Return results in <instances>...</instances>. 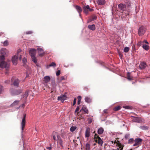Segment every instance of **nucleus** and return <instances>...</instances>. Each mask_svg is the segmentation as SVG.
Segmentation results:
<instances>
[{"label": "nucleus", "mask_w": 150, "mask_h": 150, "mask_svg": "<svg viewBox=\"0 0 150 150\" xmlns=\"http://www.w3.org/2000/svg\"><path fill=\"white\" fill-rule=\"evenodd\" d=\"M76 98H74V99L73 101V106L74 105L76 104Z\"/></svg>", "instance_id": "42"}, {"label": "nucleus", "mask_w": 150, "mask_h": 150, "mask_svg": "<svg viewBox=\"0 0 150 150\" xmlns=\"http://www.w3.org/2000/svg\"><path fill=\"white\" fill-rule=\"evenodd\" d=\"M88 9H89V11H92L93 10V8H89Z\"/></svg>", "instance_id": "55"}, {"label": "nucleus", "mask_w": 150, "mask_h": 150, "mask_svg": "<svg viewBox=\"0 0 150 150\" xmlns=\"http://www.w3.org/2000/svg\"><path fill=\"white\" fill-rule=\"evenodd\" d=\"M81 110L83 111L86 113H88V111L87 108L84 105H83L82 107L81 110L80 111H81Z\"/></svg>", "instance_id": "20"}, {"label": "nucleus", "mask_w": 150, "mask_h": 150, "mask_svg": "<svg viewBox=\"0 0 150 150\" xmlns=\"http://www.w3.org/2000/svg\"><path fill=\"white\" fill-rule=\"evenodd\" d=\"M134 141L133 139H130L128 140V143L129 144H131Z\"/></svg>", "instance_id": "39"}, {"label": "nucleus", "mask_w": 150, "mask_h": 150, "mask_svg": "<svg viewBox=\"0 0 150 150\" xmlns=\"http://www.w3.org/2000/svg\"><path fill=\"white\" fill-rule=\"evenodd\" d=\"M146 31V28L143 26L140 27L139 29L138 34L139 36L143 35Z\"/></svg>", "instance_id": "6"}, {"label": "nucleus", "mask_w": 150, "mask_h": 150, "mask_svg": "<svg viewBox=\"0 0 150 150\" xmlns=\"http://www.w3.org/2000/svg\"><path fill=\"white\" fill-rule=\"evenodd\" d=\"M146 64L145 62H142L139 65V67L140 69H143L146 68Z\"/></svg>", "instance_id": "13"}, {"label": "nucleus", "mask_w": 150, "mask_h": 150, "mask_svg": "<svg viewBox=\"0 0 150 150\" xmlns=\"http://www.w3.org/2000/svg\"><path fill=\"white\" fill-rule=\"evenodd\" d=\"M26 116V114H24L23 117L22 122L21 123V125L22 126V132H23V130L25 126V117Z\"/></svg>", "instance_id": "9"}, {"label": "nucleus", "mask_w": 150, "mask_h": 150, "mask_svg": "<svg viewBox=\"0 0 150 150\" xmlns=\"http://www.w3.org/2000/svg\"><path fill=\"white\" fill-rule=\"evenodd\" d=\"M140 128L143 129H147L148 128L146 126H141L140 127Z\"/></svg>", "instance_id": "35"}, {"label": "nucleus", "mask_w": 150, "mask_h": 150, "mask_svg": "<svg viewBox=\"0 0 150 150\" xmlns=\"http://www.w3.org/2000/svg\"><path fill=\"white\" fill-rule=\"evenodd\" d=\"M52 137L54 141H57V144H59L61 147H63V141L60 136L56 132H54Z\"/></svg>", "instance_id": "3"}, {"label": "nucleus", "mask_w": 150, "mask_h": 150, "mask_svg": "<svg viewBox=\"0 0 150 150\" xmlns=\"http://www.w3.org/2000/svg\"><path fill=\"white\" fill-rule=\"evenodd\" d=\"M85 101L88 103L91 102L92 99L90 97H86L85 98Z\"/></svg>", "instance_id": "19"}, {"label": "nucleus", "mask_w": 150, "mask_h": 150, "mask_svg": "<svg viewBox=\"0 0 150 150\" xmlns=\"http://www.w3.org/2000/svg\"><path fill=\"white\" fill-rule=\"evenodd\" d=\"M143 48L146 50H148L149 49V46L146 45H144L142 46Z\"/></svg>", "instance_id": "27"}, {"label": "nucleus", "mask_w": 150, "mask_h": 150, "mask_svg": "<svg viewBox=\"0 0 150 150\" xmlns=\"http://www.w3.org/2000/svg\"><path fill=\"white\" fill-rule=\"evenodd\" d=\"M95 141L96 142L98 143L101 146H102L103 141L100 137L96 134H95L94 136Z\"/></svg>", "instance_id": "7"}, {"label": "nucleus", "mask_w": 150, "mask_h": 150, "mask_svg": "<svg viewBox=\"0 0 150 150\" xmlns=\"http://www.w3.org/2000/svg\"><path fill=\"white\" fill-rule=\"evenodd\" d=\"M75 8L79 13L80 16H81V13L82 11V9L81 7L78 5H76Z\"/></svg>", "instance_id": "17"}, {"label": "nucleus", "mask_w": 150, "mask_h": 150, "mask_svg": "<svg viewBox=\"0 0 150 150\" xmlns=\"http://www.w3.org/2000/svg\"><path fill=\"white\" fill-rule=\"evenodd\" d=\"M132 120L133 122H139V121L138 117H133Z\"/></svg>", "instance_id": "26"}, {"label": "nucleus", "mask_w": 150, "mask_h": 150, "mask_svg": "<svg viewBox=\"0 0 150 150\" xmlns=\"http://www.w3.org/2000/svg\"><path fill=\"white\" fill-rule=\"evenodd\" d=\"M119 148L120 149L119 150H122L123 148V146H120Z\"/></svg>", "instance_id": "54"}, {"label": "nucleus", "mask_w": 150, "mask_h": 150, "mask_svg": "<svg viewBox=\"0 0 150 150\" xmlns=\"http://www.w3.org/2000/svg\"><path fill=\"white\" fill-rule=\"evenodd\" d=\"M88 120H89V121H88L89 123H91L92 122V120L91 119H89Z\"/></svg>", "instance_id": "51"}, {"label": "nucleus", "mask_w": 150, "mask_h": 150, "mask_svg": "<svg viewBox=\"0 0 150 150\" xmlns=\"http://www.w3.org/2000/svg\"><path fill=\"white\" fill-rule=\"evenodd\" d=\"M4 82L6 83L9 84L10 83V81L9 80L6 81H5Z\"/></svg>", "instance_id": "48"}, {"label": "nucleus", "mask_w": 150, "mask_h": 150, "mask_svg": "<svg viewBox=\"0 0 150 150\" xmlns=\"http://www.w3.org/2000/svg\"><path fill=\"white\" fill-rule=\"evenodd\" d=\"M125 108L126 109H130V107L129 106H126L125 107Z\"/></svg>", "instance_id": "57"}, {"label": "nucleus", "mask_w": 150, "mask_h": 150, "mask_svg": "<svg viewBox=\"0 0 150 150\" xmlns=\"http://www.w3.org/2000/svg\"><path fill=\"white\" fill-rule=\"evenodd\" d=\"M129 6V5H128V7Z\"/></svg>", "instance_id": "64"}, {"label": "nucleus", "mask_w": 150, "mask_h": 150, "mask_svg": "<svg viewBox=\"0 0 150 150\" xmlns=\"http://www.w3.org/2000/svg\"><path fill=\"white\" fill-rule=\"evenodd\" d=\"M93 21L92 18H90L87 21V23H89L90 22H91L92 21Z\"/></svg>", "instance_id": "47"}, {"label": "nucleus", "mask_w": 150, "mask_h": 150, "mask_svg": "<svg viewBox=\"0 0 150 150\" xmlns=\"http://www.w3.org/2000/svg\"><path fill=\"white\" fill-rule=\"evenodd\" d=\"M86 90H87L88 89V87H85V88Z\"/></svg>", "instance_id": "60"}, {"label": "nucleus", "mask_w": 150, "mask_h": 150, "mask_svg": "<svg viewBox=\"0 0 150 150\" xmlns=\"http://www.w3.org/2000/svg\"><path fill=\"white\" fill-rule=\"evenodd\" d=\"M119 149L117 148V150L112 149V150H118Z\"/></svg>", "instance_id": "61"}, {"label": "nucleus", "mask_w": 150, "mask_h": 150, "mask_svg": "<svg viewBox=\"0 0 150 150\" xmlns=\"http://www.w3.org/2000/svg\"><path fill=\"white\" fill-rule=\"evenodd\" d=\"M65 97V96L64 95H62V96H58V100L64 101V100H65V99L64 98Z\"/></svg>", "instance_id": "21"}, {"label": "nucleus", "mask_w": 150, "mask_h": 150, "mask_svg": "<svg viewBox=\"0 0 150 150\" xmlns=\"http://www.w3.org/2000/svg\"><path fill=\"white\" fill-rule=\"evenodd\" d=\"M8 50L5 48H2L1 50V55L0 56V67L1 68H5L6 69L5 74H8V65L7 63L4 61L5 57L8 54Z\"/></svg>", "instance_id": "1"}, {"label": "nucleus", "mask_w": 150, "mask_h": 150, "mask_svg": "<svg viewBox=\"0 0 150 150\" xmlns=\"http://www.w3.org/2000/svg\"><path fill=\"white\" fill-rule=\"evenodd\" d=\"M90 129L89 127L86 128L85 133L86 137H88L90 136Z\"/></svg>", "instance_id": "15"}, {"label": "nucleus", "mask_w": 150, "mask_h": 150, "mask_svg": "<svg viewBox=\"0 0 150 150\" xmlns=\"http://www.w3.org/2000/svg\"><path fill=\"white\" fill-rule=\"evenodd\" d=\"M103 112L105 113H108V110L107 109H105L104 110Z\"/></svg>", "instance_id": "50"}, {"label": "nucleus", "mask_w": 150, "mask_h": 150, "mask_svg": "<svg viewBox=\"0 0 150 150\" xmlns=\"http://www.w3.org/2000/svg\"><path fill=\"white\" fill-rule=\"evenodd\" d=\"M76 128L77 127L76 126H72L70 128V130L71 132H73L75 131Z\"/></svg>", "instance_id": "29"}, {"label": "nucleus", "mask_w": 150, "mask_h": 150, "mask_svg": "<svg viewBox=\"0 0 150 150\" xmlns=\"http://www.w3.org/2000/svg\"><path fill=\"white\" fill-rule=\"evenodd\" d=\"M44 79V82L46 83L50 82V78L49 76H45Z\"/></svg>", "instance_id": "16"}, {"label": "nucleus", "mask_w": 150, "mask_h": 150, "mask_svg": "<svg viewBox=\"0 0 150 150\" xmlns=\"http://www.w3.org/2000/svg\"><path fill=\"white\" fill-rule=\"evenodd\" d=\"M37 50L38 51V55L40 57H43L45 53V52H44L42 48H37Z\"/></svg>", "instance_id": "11"}, {"label": "nucleus", "mask_w": 150, "mask_h": 150, "mask_svg": "<svg viewBox=\"0 0 150 150\" xmlns=\"http://www.w3.org/2000/svg\"><path fill=\"white\" fill-rule=\"evenodd\" d=\"M142 139L139 138H137L135 139V143L133 145V146H139L140 143L142 142Z\"/></svg>", "instance_id": "12"}, {"label": "nucleus", "mask_w": 150, "mask_h": 150, "mask_svg": "<svg viewBox=\"0 0 150 150\" xmlns=\"http://www.w3.org/2000/svg\"><path fill=\"white\" fill-rule=\"evenodd\" d=\"M97 3L98 4L103 5L105 4L104 0H98Z\"/></svg>", "instance_id": "25"}, {"label": "nucleus", "mask_w": 150, "mask_h": 150, "mask_svg": "<svg viewBox=\"0 0 150 150\" xmlns=\"http://www.w3.org/2000/svg\"><path fill=\"white\" fill-rule=\"evenodd\" d=\"M3 91V86L1 85H0V94L2 93Z\"/></svg>", "instance_id": "38"}, {"label": "nucleus", "mask_w": 150, "mask_h": 150, "mask_svg": "<svg viewBox=\"0 0 150 150\" xmlns=\"http://www.w3.org/2000/svg\"><path fill=\"white\" fill-rule=\"evenodd\" d=\"M52 147H47L46 148L49 150H51Z\"/></svg>", "instance_id": "49"}, {"label": "nucleus", "mask_w": 150, "mask_h": 150, "mask_svg": "<svg viewBox=\"0 0 150 150\" xmlns=\"http://www.w3.org/2000/svg\"><path fill=\"white\" fill-rule=\"evenodd\" d=\"M79 106H78L75 110V113L78 112L79 111Z\"/></svg>", "instance_id": "44"}, {"label": "nucleus", "mask_w": 150, "mask_h": 150, "mask_svg": "<svg viewBox=\"0 0 150 150\" xmlns=\"http://www.w3.org/2000/svg\"><path fill=\"white\" fill-rule=\"evenodd\" d=\"M88 27L89 29L93 31L94 30L96 29L95 25L94 24L91 25H89L88 26Z\"/></svg>", "instance_id": "18"}, {"label": "nucleus", "mask_w": 150, "mask_h": 150, "mask_svg": "<svg viewBox=\"0 0 150 150\" xmlns=\"http://www.w3.org/2000/svg\"><path fill=\"white\" fill-rule=\"evenodd\" d=\"M36 50L35 49L31 50L29 51V54L30 55L32 61L35 64L37 63V59L35 57Z\"/></svg>", "instance_id": "5"}, {"label": "nucleus", "mask_w": 150, "mask_h": 150, "mask_svg": "<svg viewBox=\"0 0 150 150\" xmlns=\"http://www.w3.org/2000/svg\"><path fill=\"white\" fill-rule=\"evenodd\" d=\"M81 100H78L77 103L78 105H79L80 104Z\"/></svg>", "instance_id": "58"}, {"label": "nucleus", "mask_w": 150, "mask_h": 150, "mask_svg": "<svg viewBox=\"0 0 150 150\" xmlns=\"http://www.w3.org/2000/svg\"><path fill=\"white\" fill-rule=\"evenodd\" d=\"M67 76L66 75L64 76H61L60 77V79H59V81L61 82L62 80H64L66 79H67Z\"/></svg>", "instance_id": "28"}, {"label": "nucleus", "mask_w": 150, "mask_h": 150, "mask_svg": "<svg viewBox=\"0 0 150 150\" xmlns=\"http://www.w3.org/2000/svg\"><path fill=\"white\" fill-rule=\"evenodd\" d=\"M78 100H81V97L80 96H79L77 97Z\"/></svg>", "instance_id": "46"}, {"label": "nucleus", "mask_w": 150, "mask_h": 150, "mask_svg": "<svg viewBox=\"0 0 150 150\" xmlns=\"http://www.w3.org/2000/svg\"><path fill=\"white\" fill-rule=\"evenodd\" d=\"M96 144L95 143V144H93V145H96Z\"/></svg>", "instance_id": "62"}, {"label": "nucleus", "mask_w": 150, "mask_h": 150, "mask_svg": "<svg viewBox=\"0 0 150 150\" xmlns=\"http://www.w3.org/2000/svg\"><path fill=\"white\" fill-rule=\"evenodd\" d=\"M21 50H18L17 52V55H16L14 57H13L12 59V61L13 64L16 65L17 64V59L18 57L19 58V60H20L22 58L21 55V54H19V53L21 52Z\"/></svg>", "instance_id": "4"}, {"label": "nucleus", "mask_w": 150, "mask_h": 150, "mask_svg": "<svg viewBox=\"0 0 150 150\" xmlns=\"http://www.w3.org/2000/svg\"><path fill=\"white\" fill-rule=\"evenodd\" d=\"M127 78L129 80H131L132 79V77H131L130 75V73L128 72L127 74Z\"/></svg>", "instance_id": "32"}, {"label": "nucleus", "mask_w": 150, "mask_h": 150, "mask_svg": "<svg viewBox=\"0 0 150 150\" xmlns=\"http://www.w3.org/2000/svg\"><path fill=\"white\" fill-rule=\"evenodd\" d=\"M56 64L54 62H52L48 66L47 68H48L49 67H54L56 66Z\"/></svg>", "instance_id": "30"}, {"label": "nucleus", "mask_w": 150, "mask_h": 150, "mask_svg": "<svg viewBox=\"0 0 150 150\" xmlns=\"http://www.w3.org/2000/svg\"><path fill=\"white\" fill-rule=\"evenodd\" d=\"M89 6L88 5L84 6L83 7V10L84 12L88 14V13L89 9Z\"/></svg>", "instance_id": "14"}, {"label": "nucleus", "mask_w": 150, "mask_h": 150, "mask_svg": "<svg viewBox=\"0 0 150 150\" xmlns=\"http://www.w3.org/2000/svg\"><path fill=\"white\" fill-rule=\"evenodd\" d=\"M3 43L4 44V46H7L8 45V42L7 40H6Z\"/></svg>", "instance_id": "34"}, {"label": "nucleus", "mask_w": 150, "mask_h": 150, "mask_svg": "<svg viewBox=\"0 0 150 150\" xmlns=\"http://www.w3.org/2000/svg\"><path fill=\"white\" fill-rule=\"evenodd\" d=\"M144 42H145V43H146V44H149V43L147 41L145 40H144V41H143Z\"/></svg>", "instance_id": "53"}, {"label": "nucleus", "mask_w": 150, "mask_h": 150, "mask_svg": "<svg viewBox=\"0 0 150 150\" xmlns=\"http://www.w3.org/2000/svg\"><path fill=\"white\" fill-rule=\"evenodd\" d=\"M60 74V71L59 70H58L56 73V75L57 76H58Z\"/></svg>", "instance_id": "41"}, {"label": "nucleus", "mask_w": 150, "mask_h": 150, "mask_svg": "<svg viewBox=\"0 0 150 150\" xmlns=\"http://www.w3.org/2000/svg\"><path fill=\"white\" fill-rule=\"evenodd\" d=\"M19 102V100H15L13 103L11 104V106L12 107L14 106L18 105Z\"/></svg>", "instance_id": "24"}, {"label": "nucleus", "mask_w": 150, "mask_h": 150, "mask_svg": "<svg viewBox=\"0 0 150 150\" xmlns=\"http://www.w3.org/2000/svg\"><path fill=\"white\" fill-rule=\"evenodd\" d=\"M4 33H0V36H1V35H2Z\"/></svg>", "instance_id": "59"}, {"label": "nucleus", "mask_w": 150, "mask_h": 150, "mask_svg": "<svg viewBox=\"0 0 150 150\" xmlns=\"http://www.w3.org/2000/svg\"><path fill=\"white\" fill-rule=\"evenodd\" d=\"M129 134H127L125 135V138L126 139H127L129 137Z\"/></svg>", "instance_id": "45"}, {"label": "nucleus", "mask_w": 150, "mask_h": 150, "mask_svg": "<svg viewBox=\"0 0 150 150\" xmlns=\"http://www.w3.org/2000/svg\"><path fill=\"white\" fill-rule=\"evenodd\" d=\"M11 81L13 82L12 84L13 85L17 87L18 86L19 81L18 79L12 78L11 79Z\"/></svg>", "instance_id": "10"}, {"label": "nucleus", "mask_w": 150, "mask_h": 150, "mask_svg": "<svg viewBox=\"0 0 150 150\" xmlns=\"http://www.w3.org/2000/svg\"><path fill=\"white\" fill-rule=\"evenodd\" d=\"M120 108V106H118L115 107L114 108V110L115 111H117L119 110Z\"/></svg>", "instance_id": "33"}, {"label": "nucleus", "mask_w": 150, "mask_h": 150, "mask_svg": "<svg viewBox=\"0 0 150 150\" xmlns=\"http://www.w3.org/2000/svg\"><path fill=\"white\" fill-rule=\"evenodd\" d=\"M24 95H25V96H26V97H27L28 95V93L25 92V93L24 94Z\"/></svg>", "instance_id": "56"}, {"label": "nucleus", "mask_w": 150, "mask_h": 150, "mask_svg": "<svg viewBox=\"0 0 150 150\" xmlns=\"http://www.w3.org/2000/svg\"><path fill=\"white\" fill-rule=\"evenodd\" d=\"M27 62L26 59L24 57L23 59V64H25Z\"/></svg>", "instance_id": "43"}, {"label": "nucleus", "mask_w": 150, "mask_h": 150, "mask_svg": "<svg viewBox=\"0 0 150 150\" xmlns=\"http://www.w3.org/2000/svg\"><path fill=\"white\" fill-rule=\"evenodd\" d=\"M32 33H33V32L31 31H27V32H26L25 33L26 34H27V35H28V34H31Z\"/></svg>", "instance_id": "40"}, {"label": "nucleus", "mask_w": 150, "mask_h": 150, "mask_svg": "<svg viewBox=\"0 0 150 150\" xmlns=\"http://www.w3.org/2000/svg\"><path fill=\"white\" fill-rule=\"evenodd\" d=\"M142 42L141 41H139L138 43H137V45L138 47H140L142 45Z\"/></svg>", "instance_id": "37"}, {"label": "nucleus", "mask_w": 150, "mask_h": 150, "mask_svg": "<svg viewBox=\"0 0 150 150\" xmlns=\"http://www.w3.org/2000/svg\"><path fill=\"white\" fill-rule=\"evenodd\" d=\"M118 6L120 10V12L122 13V17L125 18L126 20H127L129 17V14L128 13V11L126 10V6L120 4L118 5Z\"/></svg>", "instance_id": "2"}, {"label": "nucleus", "mask_w": 150, "mask_h": 150, "mask_svg": "<svg viewBox=\"0 0 150 150\" xmlns=\"http://www.w3.org/2000/svg\"><path fill=\"white\" fill-rule=\"evenodd\" d=\"M104 131V129L102 127L99 128L98 131V134H103Z\"/></svg>", "instance_id": "23"}, {"label": "nucleus", "mask_w": 150, "mask_h": 150, "mask_svg": "<svg viewBox=\"0 0 150 150\" xmlns=\"http://www.w3.org/2000/svg\"><path fill=\"white\" fill-rule=\"evenodd\" d=\"M129 50V47H126L124 49V52H128Z\"/></svg>", "instance_id": "31"}, {"label": "nucleus", "mask_w": 150, "mask_h": 150, "mask_svg": "<svg viewBox=\"0 0 150 150\" xmlns=\"http://www.w3.org/2000/svg\"><path fill=\"white\" fill-rule=\"evenodd\" d=\"M25 106V104L24 103H23L19 106V107H23Z\"/></svg>", "instance_id": "52"}, {"label": "nucleus", "mask_w": 150, "mask_h": 150, "mask_svg": "<svg viewBox=\"0 0 150 150\" xmlns=\"http://www.w3.org/2000/svg\"><path fill=\"white\" fill-rule=\"evenodd\" d=\"M97 18V17L95 15H93L91 17V18L93 21L96 19Z\"/></svg>", "instance_id": "36"}, {"label": "nucleus", "mask_w": 150, "mask_h": 150, "mask_svg": "<svg viewBox=\"0 0 150 150\" xmlns=\"http://www.w3.org/2000/svg\"><path fill=\"white\" fill-rule=\"evenodd\" d=\"M22 91V89H11L10 90V92L13 95H16L20 94Z\"/></svg>", "instance_id": "8"}, {"label": "nucleus", "mask_w": 150, "mask_h": 150, "mask_svg": "<svg viewBox=\"0 0 150 150\" xmlns=\"http://www.w3.org/2000/svg\"><path fill=\"white\" fill-rule=\"evenodd\" d=\"M28 76L27 75L26 76V77H27Z\"/></svg>", "instance_id": "63"}, {"label": "nucleus", "mask_w": 150, "mask_h": 150, "mask_svg": "<svg viewBox=\"0 0 150 150\" xmlns=\"http://www.w3.org/2000/svg\"><path fill=\"white\" fill-rule=\"evenodd\" d=\"M91 149L90 144L89 143L86 144L85 145V150H90Z\"/></svg>", "instance_id": "22"}]
</instances>
